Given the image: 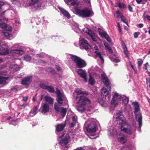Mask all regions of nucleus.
<instances>
[{"label":"nucleus","mask_w":150,"mask_h":150,"mask_svg":"<svg viewBox=\"0 0 150 150\" xmlns=\"http://www.w3.org/2000/svg\"><path fill=\"white\" fill-rule=\"evenodd\" d=\"M140 34L139 32H136L134 33V36L135 38H137L138 37V36Z\"/></svg>","instance_id":"54"},{"label":"nucleus","mask_w":150,"mask_h":150,"mask_svg":"<svg viewBox=\"0 0 150 150\" xmlns=\"http://www.w3.org/2000/svg\"><path fill=\"white\" fill-rule=\"evenodd\" d=\"M115 7H118L120 8H124L126 7L125 5L124 4L120 2H117L115 4Z\"/></svg>","instance_id":"38"},{"label":"nucleus","mask_w":150,"mask_h":150,"mask_svg":"<svg viewBox=\"0 0 150 150\" xmlns=\"http://www.w3.org/2000/svg\"><path fill=\"white\" fill-rule=\"evenodd\" d=\"M117 136L118 141L122 144H124L127 141V137L126 136L122 133H118Z\"/></svg>","instance_id":"14"},{"label":"nucleus","mask_w":150,"mask_h":150,"mask_svg":"<svg viewBox=\"0 0 150 150\" xmlns=\"http://www.w3.org/2000/svg\"><path fill=\"white\" fill-rule=\"evenodd\" d=\"M112 93L113 95L111 103L112 104L116 105L118 103L119 101H120L121 100L123 95L115 92H113Z\"/></svg>","instance_id":"7"},{"label":"nucleus","mask_w":150,"mask_h":150,"mask_svg":"<svg viewBox=\"0 0 150 150\" xmlns=\"http://www.w3.org/2000/svg\"><path fill=\"white\" fill-rule=\"evenodd\" d=\"M56 94L57 96V100L59 104H62L64 101H67V98L63 93L57 88Z\"/></svg>","instance_id":"8"},{"label":"nucleus","mask_w":150,"mask_h":150,"mask_svg":"<svg viewBox=\"0 0 150 150\" xmlns=\"http://www.w3.org/2000/svg\"><path fill=\"white\" fill-rule=\"evenodd\" d=\"M47 86L46 83H40L39 84V86L40 88L45 90H46Z\"/></svg>","instance_id":"42"},{"label":"nucleus","mask_w":150,"mask_h":150,"mask_svg":"<svg viewBox=\"0 0 150 150\" xmlns=\"http://www.w3.org/2000/svg\"><path fill=\"white\" fill-rule=\"evenodd\" d=\"M110 59L112 62L115 63H117L120 61V59L118 57H117L115 55L112 54L109 57Z\"/></svg>","instance_id":"28"},{"label":"nucleus","mask_w":150,"mask_h":150,"mask_svg":"<svg viewBox=\"0 0 150 150\" xmlns=\"http://www.w3.org/2000/svg\"><path fill=\"white\" fill-rule=\"evenodd\" d=\"M79 43L81 47L86 50L91 48V46L89 44L87 40L83 39L80 40Z\"/></svg>","instance_id":"13"},{"label":"nucleus","mask_w":150,"mask_h":150,"mask_svg":"<svg viewBox=\"0 0 150 150\" xmlns=\"http://www.w3.org/2000/svg\"><path fill=\"white\" fill-rule=\"evenodd\" d=\"M115 117L117 121H119L121 131L129 134H131L134 132L135 127L134 125H131L127 122L124 121L123 116L122 115L121 112H117Z\"/></svg>","instance_id":"2"},{"label":"nucleus","mask_w":150,"mask_h":150,"mask_svg":"<svg viewBox=\"0 0 150 150\" xmlns=\"http://www.w3.org/2000/svg\"><path fill=\"white\" fill-rule=\"evenodd\" d=\"M11 52L15 55H17L18 56H21L24 53V51L23 50L18 49L12 50Z\"/></svg>","instance_id":"23"},{"label":"nucleus","mask_w":150,"mask_h":150,"mask_svg":"<svg viewBox=\"0 0 150 150\" xmlns=\"http://www.w3.org/2000/svg\"><path fill=\"white\" fill-rule=\"evenodd\" d=\"M45 100L46 102L49 104H52L53 103V99L49 96H45Z\"/></svg>","instance_id":"32"},{"label":"nucleus","mask_w":150,"mask_h":150,"mask_svg":"<svg viewBox=\"0 0 150 150\" xmlns=\"http://www.w3.org/2000/svg\"><path fill=\"white\" fill-rule=\"evenodd\" d=\"M102 79L105 86L109 90L111 89V87L110 86L109 81L107 78V76L104 73L101 74Z\"/></svg>","instance_id":"15"},{"label":"nucleus","mask_w":150,"mask_h":150,"mask_svg":"<svg viewBox=\"0 0 150 150\" xmlns=\"http://www.w3.org/2000/svg\"><path fill=\"white\" fill-rule=\"evenodd\" d=\"M66 126L65 123H61L58 124L56 127V131L59 132L62 131Z\"/></svg>","instance_id":"24"},{"label":"nucleus","mask_w":150,"mask_h":150,"mask_svg":"<svg viewBox=\"0 0 150 150\" xmlns=\"http://www.w3.org/2000/svg\"><path fill=\"white\" fill-rule=\"evenodd\" d=\"M8 46L5 43H1L0 42V55H5L8 53Z\"/></svg>","instance_id":"10"},{"label":"nucleus","mask_w":150,"mask_h":150,"mask_svg":"<svg viewBox=\"0 0 150 150\" xmlns=\"http://www.w3.org/2000/svg\"><path fill=\"white\" fill-rule=\"evenodd\" d=\"M67 58L68 59H71L76 64L77 66H86L87 65L84 60L76 56L68 54Z\"/></svg>","instance_id":"6"},{"label":"nucleus","mask_w":150,"mask_h":150,"mask_svg":"<svg viewBox=\"0 0 150 150\" xmlns=\"http://www.w3.org/2000/svg\"><path fill=\"white\" fill-rule=\"evenodd\" d=\"M7 21V18L3 17H2L0 19V26L6 31H11L12 30V28L6 24Z\"/></svg>","instance_id":"9"},{"label":"nucleus","mask_w":150,"mask_h":150,"mask_svg":"<svg viewBox=\"0 0 150 150\" xmlns=\"http://www.w3.org/2000/svg\"><path fill=\"white\" fill-rule=\"evenodd\" d=\"M37 57L39 58H42L45 57L46 56H47V55L44 53H42L40 54H38L37 55Z\"/></svg>","instance_id":"44"},{"label":"nucleus","mask_w":150,"mask_h":150,"mask_svg":"<svg viewBox=\"0 0 150 150\" xmlns=\"http://www.w3.org/2000/svg\"><path fill=\"white\" fill-rule=\"evenodd\" d=\"M122 103L125 105H127L129 102V98L125 96V95H123L122 99Z\"/></svg>","instance_id":"36"},{"label":"nucleus","mask_w":150,"mask_h":150,"mask_svg":"<svg viewBox=\"0 0 150 150\" xmlns=\"http://www.w3.org/2000/svg\"><path fill=\"white\" fill-rule=\"evenodd\" d=\"M46 90L48 91L49 92L51 93H54V90L53 87L52 86H48L47 87Z\"/></svg>","instance_id":"40"},{"label":"nucleus","mask_w":150,"mask_h":150,"mask_svg":"<svg viewBox=\"0 0 150 150\" xmlns=\"http://www.w3.org/2000/svg\"><path fill=\"white\" fill-rule=\"evenodd\" d=\"M73 28L74 31L76 33H79L81 31V30L79 28L78 25L76 23H75L73 25Z\"/></svg>","instance_id":"37"},{"label":"nucleus","mask_w":150,"mask_h":150,"mask_svg":"<svg viewBox=\"0 0 150 150\" xmlns=\"http://www.w3.org/2000/svg\"><path fill=\"white\" fill-rule=\"evenodd\" d=\"M42 113L44 114L46 112H48L49 110V105L46 103L43 104L42 106Z\"/></svg>","instance_id":"21"},{"label":"nucleus","mask_w":150,"mask_h":150,"mask_svg":"<svg viewBox=\"0 0 150 150\" xmlns=\"http://www.w3.org/2000/svg\"><path fill=\"white\" fill-rule=\"evenodd\" d=\"M37 96V94H36L33 97V102H35L36 101V97Z\"/></svg>","instance_id":"63"},{"label":"nucleus","mask_w":150,"mask_h":150,"mask_svg":"<svg viewBox=\"0 0 150 150\" xmlns=\"http://www.w3.org/2000/svg\"><path fill=\"white\" fill-rule=\"evenodd\" d=\"M72 122L71 123L70 126L71 127H74L76 124L77 123V116L74 115H73L72 118Z\"/></svg>","instance_id":"25"},{"label":"nucleus","mask_w":150,"mask_h":150,"mask_svg":"<svg viewBox=\"0 0 150 150\" xmlns=\"http://www.w3.org/2000/svg\"><path fill=\"white\" fill-rule=\"evenodd\" d=\"M121 45L123 49V50L127 48L126 45L123 41L122 42Z\"/></svg>","instance_id":"57"},{"label":"nucleus","mask_w":150,"mask_h":150,"mask_svg":"<svg viewBox=\"0 0 150 150\" xmlns=\"http://www.w3.org/2000/svg\"><path fill=\"white\" fill-rule=\"evenodd\" d=\"M131 69L132 70L135 74L137 73V71L135 69V66H130Z\"/></svg>","instance_id":"56"},{"label":"nucleus","mask_w":150,"mask_h":150,"mask_svg":"<svg viewBox=\"0 0 150 150\" xmlns=\"http://www.w3.org/2000/svg\"><path fill=\"white\" fill-rule=\"evenodd\" d=\"M28 99V97L27 96L23 97V100L24 101H26Z\"/></svg>","instance_id":"61"},{"label":"nucleus","mask_w":150,"mask_h":150,"mask_svg":"<svg viewBox=\"0 0 150 150\" xmlns=\"http://www.w3.org/2000/svg\"><path fill=\"white\" fill-rule=\"evenodd\" d=\"M23 59L26 61L29 62L31 59V58L29 56L26 55L24 57Z\"/></svg>","instance_id":"45"},{"label":"nucleus","mask_w":150,"mask_h":150,"mask_svg":"<svg viewBox=\"0 0 150 150\" xmlns=\"http://www.w3.org/2000/svg\"><path fill=\"white\" fill-rule=\"evenodd\" d=\"M121 20L124 23L127 24V20L125 18H123V17L122 18Z\"/></svg>","instance_id":"58"},{"label":"nucleus","mask_w":150,"mask_h":150,"mask_svg":"<svg viewBox=\"0 0 150 150\" xmlns=\"http://www.w3.org/2000/svg\"><path fill=\"white\" fill-rule=\"evenodd\" d=\"M87 33L91 37L93 41L96 42L97 41V36L92 31L88 30Z\"/></svg>","instance_id":"26"},{"label":"nucleus","mask_w":150,"mask_h":150,"mask_svg":"<svg viewBox=\"0 0 150 150\" xmlns=\"http://www.w3.org/2000/svg\"><path fill=\"white\" fill-rule=\"evenodd\" d=\"M8 77L0 76V84L5 85L7 83L6 81L8 80Z\"/></svg>","instance_id":"30"},{"label":"nucleus","mask_w":150,"mask_h":150,"mask_svg":"<svg viewBox=\"0 0 150 150\" xmlns=\"http://www.w3.org/2000/svg\"><path fill=\"white\" fill-rule=\"evenodd\" d=\"M27 106V105L25 103H24L22 105H19V108L20 109H22L24 108Z\"/></svg>","instance_id":"52"},{"label":"nucleus","mask_w":150,"mask_h":150,"mask_svg":"<svg viewBox=\"0 0 150 150\" xmlns=\"http://www.w3.org/2000/svg\"><path fill=\"white\" fill-rule=\"evenodd\" d=\"M138 4H140L141 2L143 1L142 4H145L147 2V0H136Z\"/></svg>","instance_id":"48"},{"label":"nucleus","mask_w":150,"mask_h":150,"mask_svg":"<svg viewBox=\"0 0 150 150\" xmlns=\"http://www.w3.org/2000/svg\"><path fill=\"white\" fill-rule=\"evenodd\" d=\"M128 8L130 11H132V7L130 5H128Z\"/></svg>","instance_id":"64"},{"label":"nucleus","mask_w":150,"mask_h":150,"mask_svg":"<svg viewBox=\"0 0 150 150\" xmlns=\"http://www.w3.org/2000/svg\"><path fill=\"white\" fill-rule=\"evenodd\" d=\"M99 103L102 106H104L105 105V102L103 100L101 99L100 100H99Z\"/></svg>","instance_id":"53"},{"label":"nucleus","mask_w":150,"mask_h":150,"mask_svg":"<svg viewBox=\"0 0 150 150\" xmlns=\"http://www.w3.org/2000/svg\"><path fill=\"white\" fill-rule=\"evenodd\" d=\"M75 11L77 15L83 18L89 17L93 15L92 10L86 8L83 10L76 9Z\"/></svg>","instance_id":"4"},{"label":"nucleus","mask_w":150,"mask_h":150,"mask_svg":"<svg viewBox=\"0 0 150 150\" xmlns=\"http://www.w3.org/2000/svg\"><path fill=\"white\" fill-rule=\"evenodd\" d=\"M2 33H4V35L6 37L7 39L11 40L13 38L12 35L11 34H9L6 31H5L4 30Z\"/></svg>","instance_id":"34"},{"label":"nucleus","mask_w":150,"mask_h":150,"mask_svg":"<svg viewBox=\"0 0 150 150\" xmlns=\"http://www.w3.org/2000/svg\"><path fill=\"white\" fill-rule=\"evenodd\" d=\"M11 91H12L16 92L17 91V89L15 87H13L11 88Z\"/></svg>","instance_id":"59"},{"label":"nucleus","mask_w":150,"mask_h":150,"mask_svg":"<svg viewBox=\"0 0 150 150\" xmlns=\"http://www.w3.org/2000/svg\"><path fill=\"white\" fill-rule=\"evenodd\" d=\"M17 123V120H13L9 123L10 124L13 125H16Z\"/></svg>","instance_id":"49"},{"label":"nucleus","mask_w":150,"mask_h":150,"mask_svg":"<svg viewBox=\"0 0 150 150\" xmlns=\"http://www.w3.org/2000/svg\"><path fill=\"white\" fill-rule=\"evenodd\" d=\"M137 26L139 28H142L143 27L144 25L142 23H140L137 25Z\"/></svg>","instance_id":"62"},{"label":"nucleus","mask_w":150,"mask_h":150,"mask_svg":"<svg viewBox=\"0 0 150 150\" xmlns=\"http://www.w3.org/2000/svg\"><path fill=\"white\" fill-rule=\"evenodd\" d=\"M104 45L106 49V50H108L111 53H112V50H111L110 47L109 46L108 44L107 43L105 42H104Z\"/></svg>","instance_id":"39"},{"label":"nucleus","mask_w":150,"mask_h":150,"mask_svg":"<svg viewBox=\"0 0 150 150\" xmlns=\"http://www.w3.org/2000/svg\"><path fill=\"white\" fill-rule=\"evenodd\" d=\"M124 53L125 55L127 57H128L129 55V53L127 51V48L123 50Z\"/></svg>","instance_id":"51"},{"label":"nucleus","mask_w":150,"mask_h":150,"mask_svg":"<svg viewBox=\"0 0 150 150\" xmlns=\"http://www.w3.org/2000/svg\"><path fill=\"white\" fill-rule=\"evenodd\" d=\"M74 150H84V149L83 147H80Z\"/></svg>","instance_id":"60"},{"label":"nucleus","mask_w":150,"mask_h":150,"mask_svg":"<svg viewBox=\"0 0 150 150\" xmlns=\"http://www.w3.org/2000/svg\"><path fill=\"white\" fill-rule=\"evenodd\" d=\"M89 83L91 85H93L95 84V80L93 77L91 75L90 76L89 80Z\"/></svg>","instance_id":"41"},{"label":"nucleus","mask_w":150,"mask_h":150,"mask_svg":"<svg viewBox=\"0 0 150 150\" xmlns=\"http://www.w3.org/2000/svg\"><path fill=\"white\" fill-rule=\"evenodd\" d=\"M117 14V17L118 18H122L123 17V16L119 10L117 11L116 12Z\"/></svg>","instance_id":"43"},{"label":"nucleus","mask_w":150,"mask_h":150,"mask_svg":"<svg viewBox=\"0 0 150 150\" xmlns=\"http://www.w3.org/2000/svg\"><path fill=\"white\" fill-rule=\"evenodd\" d=\"M60 138L58 139L59 143L61 146V148L67 150L68 148L69 145L68 143L70 141V137L68 134L64 135V134L59 136Z\"/></svg>","instance_id":"3"},{"label":"nucleus","mask_w":150,"mask_h":150,"mask_svg":"<svg viewBox=\"0 0 150 150\" xmlns=\"http://www.w3.org/2000/svg\"><path fill=\"white\" fill-rule=\"evenodd\" d=\"M54 109L57 112H60L62 117H64L66 113L67 110L66 108L63 107L60 108L58 106L57 103L54 104Z\"/></svg>","instance_id":"12"},{"label":"nucleus","mask_w":150,"mask_h":150,"mask_svg":"<svg viewBox=\"0 0 150 150\" xmlns=\"http://www.w3.org/2000/svg\"><path fill=\"white\" fill-rule=\"evenodd\" d=\"M77 72L83 79L85 82H87V79L86 78V74L84 71L81 69H78L77 70Z\"/></svg>","instance_id":"18"},{"label":"nucleus","mask_w":150,"mask_h":150,"mask_svg":"<svg viewBox=\"0 0 150 150\" xmlns=\"http://www.w3.org/2000/svg\"><path fill=\"white\" fill-rule=\"evenodd\" d=\"M95 52L96 54V56L99 58L100 59L102 64L104 62V60L100 53L98 51V50L96 49V51H95Z\"/></svg>","instance_id":"31"},{"label":"nucleus","mask_w":150,"mask_h":150,"mask_svg":"<svg viewBox=\"0 0 150 150\" xmlns=\"http://www.w3.org/2000/svg\"><path fill=\"white\" fill-rule=\"evenodd\" d=\"M134 149V146L130 145L129 146H125L122 147L121 149V150H133Z\"/></svg>","instance_id":"35"},{"label":"nucleus","mask_w":150,"mask_h":150,"mask_svg":"<svg viewBox=\"0 0 150 150\" xmlns=\"http://www.w3.org/2000/svg\"><path fill=\"white\" fill-rule=\"evenodd\" d=\"M65 1L67 4H71L74 6H77L78 3V0H65Z\"/></svg>","instance_id":"22"},{"label":"nucleus","mask_w":150,"mask_h":150,"mask_svg":"<svg viewBox=\"0 0 150 150\" xmlns=\"http://www.w3.org/2000/svg\"><path fill=\"white\" fill-rule=\"evenodd\" d=\"M41 3L39 0H31L30 5L33 6L36 9L40 8L41 7Z\"/></svg>","instance_id":"19"},{"label":"nucleus","mask_w":150,"mask_h":150,"mask_svg":"<svg viewBox=\"0 0 150 150\" xmlns=\"http://www.w3.org/2000/svg\"><path fill=\"white\" fill-rule=\"evenodd\" d=\"M47 71L48 72H50L52 74H55V70L51 68H48Z\"/></svg>","instance_id":"47"},{"label":"nucleus","mask_w":150,"mask_h":150,"mask_svg":"<svg viewBox=\"0 0 150 150\" xmlns=\"http://www.w3.org/2000/svg\"><path fill=\"white\" fill-rule=\"evenodd\" d=\"M99 33L102 37H104L109 42H111V39L106 32L102 30H100L99 31Z\"/></svg>","instance_id":"20"},{"label":"nucleus","mask_w":150,"mask_h":150,"mask_svg":"<svg viewBox=\"0 0 150 150\" xmlns=\"http://www.w3.org/2000/svg\"><path fill=\"white\" fill-rule=\"evenodd\" d=\"M97 129L96 123L93 122H91L86 128V130L89 133L96 132Z\"/></svg>","instance_id":"11"},{"label":"nucleus","mask_w":150,"mask_h":150,"mask_svg":"<svg viewBox=\"0 0 150 150\" xmlns=\"http://www.w3.org/2000/svg\"><path fill=\"white\" fill-rule=\"evenodd\" d=\"M32 78L31 76H30L23 78L21 81V83L23 85L28 86L30 83Z\"/></svg>","instance_id":"16"},{"label":"nucleus","mask_w":150,"mask_h":150,"mask_svg":"<svg viewBox=\"0 0 150 150\" xmlns=\"http://www.w3.org/2000/svg\"><path fill=\"white\" fill-rule=\"evenodd\" d=\"M143 62L142 59H138V63L139 66H140L142 64Z\"/></svg>","instance_id":"55"},{"label":"nucleus","mask_w":150,"mask_h":150,"mask_svg":"<svg viewBox=\"0 0 150 150\" xmlns=\"http://www.w3.org/2000/svg\"><path fill=\"white\" fill-rule=\"evenodd\" d=\"M38 108L37 106H35L29 112V115L30 116H33L35 115L38 112Z\"/></svg>","instance_id":"29"},{"label":"nucleus","mask_w":150,"mask_h":150,"mask_svg":"<svg viewBox=\"0 0 150 150\" xmlns=\"http://www.w3.org/2000/svg\"><path fill=\"white\" fill-rule=\"evenodd\" d=\"M107 87V89L105 88H103L101 89V93L102 94L104 95L105 99H107L108 100L111 97V95L109 93V91H110ZM107 100V99H106Z\"/></svg>","instance_id":"17"},{"label":"nucleus","mask_w":150,"mask_h":150,"mask_svg":"<svg viewBox=\"0 0 150 150\" xmlns=\"http://www.w3.org/2000/svg\"><path fill=\"white\" fill-rule=\"evenodd\" d=\"M146 80L148 89L150 90V79L149 78H146Z\"/></svg>","instance_id":"46"},{"label":"nucleus","mask_w":150,"mask_h":150,"mask_svg":"<svg viewBox=\"0 0 150 150\" xmlns=\"http://www.w3.org/2000/svg\"><path fill=\"white\" fill-rule=\"evenodd\" d=\"M76 92L78 104L77 110L80 112H83L85 110L86 106H89L91 103L90 100L84 96V94H88V92L83 91L79 89H76Z\"/></svg>","instance_id":"1"},{"label":"nucleus","mask_w":150,"mask_h":150,"mask_svg":"<svg viewBox=\"0 0 150 150\" xmlns=\"http://www.w3.org/2000/svg\"><path fill=\"white\" fill-rule=\"evenodd\" d=\"M133 104L134 105V112L136 115V119L139 123V127L140 128L142 125V117L141 114L138 112L139 110V107L137 102H133Z\"/></svg>","instance_id":"5"},{"label":"nucleus","mask_w":150,"mask_h":150,"mask_svg":"<svg viewBox=\"0 0 150 150\" xmlns=\"http://www.w3.org/2000/svg\"><path fill=\"white\" fill-rule=\"evenodd\" d=\"M12 2L14 4H17L18 5L20 4V2L18 0H12Z\"/></svg>","instance_id":"50"},{"label":"nucleus","mask_w":150,"mask_h":150,"mask_svg":"<svg viewBox=\"0 0 150 150\" xmlns=\"http://www.w3.org/2000/svg\"><path fill=\"white\" fill-rule=\"evenodd\" d=\"M58 8L59 9V10L65 16L67 17L68 18H69L70 17V15L69 14V13L67 12L66 11L64 10L62 8L59 7Z\"/></svg>","instance_id":"27"},{"label":"nucleus","mask_w":150,"mask_h":150,"mask_svg":"<svg viewBox=\"0 0 150 150\" xmlns=\"http://www.w3.org/2000/svg\"><path fill=\"white\" fill-rule=\"evenodd\" d=\"M118 134V132L116 131V132H114V130L111 129H110L108 131V135L109 136H112L113 135H116Z\"/></svg>","instance_id":"33"}]
</instances>
